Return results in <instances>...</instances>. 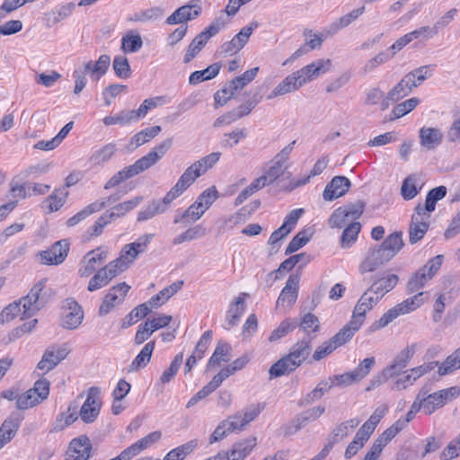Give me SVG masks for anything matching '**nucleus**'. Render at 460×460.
<instances>
[{
  "label": "nucleus",
  "mask_w": 460,
  "mask_h": 460,
  "mask_svg": "<svg viewBox=\"0 0 460 460\" xmlns=\"http://www.w3.org/2000/svg\"><path fill=\"white\" fill-rule=\"evenodd\" d=\"M232 347L229 343L219 341L210 357L208 368L220 365L221 362H228L231 359Z\"/></svg>",
  "instance_id": "obj_33"
},
{
  "label": "nucleus",
  "mask_w": 460,
  "mask_h": 460,
  "mask_svg": "<svg viewBox=\"0 0 460 460\" xmlns=\"http://www.w3.org/2000/svg\"><path fill=\"white\" fill-rule=\"evenodd\" d=\"M312 341L303 338L291 346L288 354L275 362L270 368V378L288 376L298 368L309 358L312 352Z\"/></svg>",
  "instance_id": "obj_2"
},
{
  "label": "nucleus",
  "mask_w": 460,
  "mask_h": 460,
  "mask_svg": "<svg viewBox=\"0 0 460 460\" xmlns=\"http://www.w3.org/2000/svg\"><path fill=\"white\" fill-rule=\"evenodd\" d=\"M91 450L92 445L89 438L80 436L70 442L66 460H88Z\"/></svg>",
  "instance_id": "obj_18"
},
{
  "label": "nucleus",
  "mask_w": 460,
  "mask_h": 460,
  "mask_svg": "<svg viewBox=\"0 0 460 460\" xmlns=\"http://www.w3.org/2000/svg\"><path fill=\"white\" fill-rule=\"evenodd\" d=\"M429 226V217L422 220L420 217H411L409 226V242L411 244L416 243L423 238Z\"/></svg>",
  "instance_id": "obj_31"
},
{
  "label": "nucleus",
  "mask_w": 460,
  "mask_h": 460,
  "mask_svg": "<svg viewBox=\"0 0 460 460\" xmlns=\"http://www.w3.org/2000/svg\"><path fill=\"white\" fill-rule=\"evenodd\" d=\"M22 313L21 302L14 301L5 306L0 313V323L2 324L8 323L14 319Z\"/></svg>",
  "instance_id": "obj_63"
},
{
  "label": "nucleus",
  "mask_w": 460,
  "mask_h": 460,
  "mask_svg": "<svg viewBox=\"0 0 460 460\" xmlns=\"http://www.w3.org/2000/svg\"><path fill=\"white\" fill-rule=\"evenodd\" d=\"M311 261V256L305 252L293 255L280 263L279 268L270 273L272 275L274 272H281L283 270H291L296 264L301 263L298 269H302Z\"/></svg>",
  "instance_id": "obj_40"
},
{
  "label": "nucleus",
  "mask_w": 460,
  "mask_h": 460,
  "mask_svg": "<svg viewBox=\"0 0 460 460\" xmlns=\"http://www.w3.org/2000/svg\"><path fill=\"white\" fill-rule=\"evenodd\" d=\"M100 394V388L96 386H92L88 390L86 400L79 411V416L84 423H92L99 416L102 406Z\"/></svg>",
  "instance_id": "obj_8"
},
{
  "label": "nucleus",
  "mask_w": 460,
  "mask_h": 460,
  "mask_svg": "<svg viewBox=\"0 0 460 460\" xmlns=\"http://www.w3.org/2000/svg\"><path fill=\"white\" fill-rule=\"evenodd\" d=\"M398 281L399 277L396 274H388L383 277L376 276L368 288H370V292L383 298L385 294L394 289Z\"/></svg>",
  "instance_id": "obj_25"
},
{
  "label": "nucleus",
  "mask_w": 460,
  "mask_h": 460,
  "mask_svg": "<svg viewBox=\"0 0 460 460\" xmlns=\"http://www.w3.org/2000/svg\"><path fill=\"white\" fill-rule=\"evenodd\" d=\"M363 321L352 314L350 321L344 325L334 336L331 338L332 342L339 348L352 339L354 334L360 329Z\"/></svg>",
  "instance_id": "obj_22"
},
{
  "label": "nucleus",
  "mask_w": 460,
  "mask_h": 460,
  "mask_svg": "<svg viewBox=\"0 0 460 460\" xmlns=\"http://www.w3.org/2000/svg\"><path fill=\"white\" fill-rule=\"evenodd\" d=\"M420 181L416 174H410L403 180L401 187V195L403 199L411 200L419 194L422 188Z\"/></svg>",
  "instance_id": "obj_32"
},
{
  "label": "nucleus",
  "mask_w": 460,
  "mask_h": 460,
  "mask_svg": "<svg viewBox=\"0 0 460 460\" xmlns=\"http://www.w3.org/2000/svg\"><path fill=\"white\" fill-rule=\"evenodd\" d=\"M220 68L219 63H214L204 70L195 71L190 74L189 83L190 84H197L203 81L210 80L218 75Z\"/></svg>",
  "instance_id": "obj_39"
},
{
  "label": "nucleus",
  "mask_w": 460,
  "mask_h": 460,
  "mask_svg": "<svg viewBox=\"0 0 460 460\" xmlns=\"http://www.w3.org/2000/svg\"><path fill=\"white\" fill-rule=\"evenodd\" d=\"M172 145V138H166L156 145L147 155L139 158L137 161L146 171L155 164L171 148Z\"/></svg>",
  "instance_id": "obj_23"
},
{
  "label": "nucleus",
  "mask_w": 460,
  "mask_h": 460,
  "mask_svg": "<svg viewBox=\"0 0 460 460\" xmlns=\"http://www.w3.org/2000/svg\"><path fill=\"white\" fill-rule=\"evenodd\" d=\"M217 199V190L216 187H210L205 190L196 199V202L199 206V209L204 212L214 203Z\"/></svg>",
  "instance_id": "obj_56"
},
{
  "label": "nucleus",
  "mask_w": 460,
  "mask_h": 460,
  "mask_svg": "<svg viewBox=\"0 0 460 460\" xmlns=\"http://www.w3.org/2000/svg\"><path fill=\"white\" fill-rule=\"evenodd\" d=\"M417 87V84L410 82V77L406 75L389 91V99L393 102H398L400 99L409 95L411 90Z\"/></svg>",
  "instance_id": "obj_36"
},
{
  "label": "nucleus",
  "mask_w": 460,
  "mask_h": 460,
  "mask_svg": "<svg viewBox=\"0 0 460 460\" xmlns=\"http://www.w3.org/2000/svg\"><path fill=\"white\" fill-rule=\"evenodd\" d=\"M460 456V434L440 453L441 460H449Z\"/></svg>",
  "instance_id": "obj_64"
},
{
  "label": "nucleus",
  "mask_w": 460,
  "mask_h": 460,
  "mask_svg": "<svg viewBox=\"0 0 460 460\" xmlns=\"http://www.w3.org/2000/svg\"><path fill=\"white\" fill-rule=\"evenodd\" d=\"M310 238L311 235H308L306 234V231H300L289 242L288 245L286 248L285 253L288 255L296 252L297 250L305 246L309 242Z\"/></svg>",
  "instance_id": "obj_59"
},
{
  "label": "nucleus",
  "mask_w": 460,
  "mask_h": 460,
  "mask_svg": "<svg viewBox=\"0 0 460 460\" xmlns=\"http://www.w3.org/2000/svg\"><path fill=\"white\" fill-rule=\"evenodd\" d=\"M324 411L325 408L323 406H316L304 411L296 417L292 425L286 428L285 434L290 435L296 432L307 422L317 420Z\"/></svg>",
  "instance_id": "obj_24"
},
{
  "label": "nucleus",
  "mask_w": 460,
  "mask_h": 460,
  "mask_svg": "<svg viewBox=\"0 0 460 460\" xmlns=\"http://www.w3.org/2000/svg\"><path fill=\"white\" fill-rule=\"evenodd\" d=\"M67 196L68 191L65 188L56 189L44 201L48 212L58 211L65 204Z\"/></svg>",
  "instance_id": "obj_41"
},
{
  "label": "nucleus",
  "mask_w": 460,
  "mask_h": 460,
  "mask_svg": "<svg viewBox=\"0 0 460 460\" xmlns=\"http://www.w3.org/2000/svg\"><path fill=\"white\" fill-rule=\"evenodd\" d=\"M116 151L117 146L115 144H107L92 154L89 158V163L92 166L102 165L111 160Z\"/></svg>",
  "instance_id": "obj_35"
},
{
  "label": "nucleus",
  "mask_w": 460,
  "mask_h": 460,
  "mask_svg": "<svg viewBox=\"0 0 460 460\" xmlns=\"http://www.w3.org/2000/svg\"><path fill=\"white\" fill-rule=\"evenodd\" d=\"M350 187L349 180L345 176H335L326 185L323 197L326 201H332L346 194Z\"/></svg>",
  "instance_id": "obj_21"
},
{
  "label": "nucleus",
  "mask_w": 460,
  "mask_h": 460,
  "mask_svg": "<svg viewBox=\"0 0 460 460\" xmlns=\"http://www.w3.org/2000/svg\"><path fill=\"white\" fill-rule=\"evenodd\" d=\"M112 68L115 75L121 79H128L131 76L130 65L125 56H116L112 62Z\"/></svg>",
  "instance_id": "obj_52"
},
{
  "label": "nucleus",
  "mask_w": 460,
  "mask_h": 460,
  "mask_svg": "<svg viewBox=\"0 0 460 460\" xmlns=\"http://www.w3.org/2000/svg\"><path fill=\"white\" fill-rule=\"evenodd\" d=\"M410 77V82L420 85L427 78L431 76V66H422L405 75Z\"/></svg>",
  "instance_id": "obj_62"
},
{
  "label": "nucleus",
  "mask_w": 460,
  "mask_h": 460,
  "mask_svg": "<svg viewBox=\"0 0 460 460\" xmlns=\"http://www.w3.org/2000/svg\"><path fill=\"white\" fill-rule=\"evenodd\" d=\"M297 326L296 320L293 319H287L280 323L278 328H276L272 332L270 333L269 337V341L273 342L277 341L278 340L281 339L282 337L286 336L288 332L295 330Z\"/></svg>",
  "instance_id": "obj_53"
},
{
  "label": "nucleus",
  "mask_w": 460,
  "mask_h": 460,
  "mask_svg": "<svg viewBox=\"0 0 460 460\" xmlns=\"http://www.w3.org/2000/svg\"><path fill=\"white\" fill-rule=\"evenodd\" d=\"M196 440H190L189 442L171 450L163 460H183L189 454H190L197 447Z\"/></svg>",
  "instance_id": "obj_51"
},
{
  "label": "nucleus",
  "mask_w": 460,
  "mask_h": 460,
  "mask_svg": "<svg viewBox=\"0 0 460 460\" xmlns=\"http://www.w3.org/2000/svg\"><path fill=\"white\" fill-rule=\"evenodd\" d=\"M381 299L379 296L370 292V288H367L357 302L353 314L364 322L366 313L370 311Z\"/></svg>",
  "instance_id": "obj_26"
},
{
  "label": "nucleus",
  "mask_w": 460,
  "mask_h": 460,
  "mask_svg": "<svg viewBox=\"0 0 460 460\" xmlns=\"http://www.w3.org/2000/svg\"><path fill=\"white\" fill-rule=\"evenodd\" d=\"M332 66L331 59H318L296 71L298 78L304 85L327 72Z\"/></svg>",
  "instance_id": "obj_17"
},
{
  "label": "nucleus",
  "mask_w": 460,
  "mask_h": 460,
  "mask_svg": "<svg viewBox=\"0 0 460 460\" xmlns=\"http://www.w3.org/2000/svg\"><path fill=\"white\" fill-rule=\"evenodd\" d=\"M201 13V7L198 4H185L176 9L166 18L169 25L181 24L196 19Z\"/></svg>",
  "instance_id": "obj_20"
},
{
  "label": "nucleus",
  "mask_w": 460,
  "mask_h": 460,
  "mask_svg": "<svg viewBox=\"0 0 460 460\" xmlns=\"http://www.w3.org/2000/svg\"><path fill=\"white\" fill-rule=\"evenodd\" d=\"M328 162L329 160L327 156H323L322 158L318 159L307 176L304 177L301 180L291 181L287 189L288 190H293L296 188L305 185L306 183L309 182L312 177L319 175L323 172V170L327 167Z\"/></svg>",
  "instance_id": "obj_38"
},
{
  "label": "nucleus",
  "mask_w": 460,
  "mask_h": 460,
  "mask_svg": "<svg viewBox=\"0 0 460 460\" xmlns=\"http://www.w3.org/2000/svg\"><path fill=\"white\" fill-rule=\"evenodd\" d=\"M361 225L358 222H351L345 227L341 237V246L343 249L349 248L358 239Z\"/></svg>",
  "instance_id": "obj_46"
},
{
  "label": "nucleus",
  "mask_w": 460,
  "mask_h": 460,
  "mask_svg": "<svg viewBox=\"0 0 460 460\" xmlns=\"http://www.w3.org/2000/svg\"><path fill=\"white\" fill-rule=\"evenodd\" d=\"M226 25V21L225 17L220 16L199 32L189 45L184 56V63L190 62L199 53L207 42L213 36L217 35Z\"/></svg>",
  "instance_id": "obj_4"
},
{
  "label": "nucleus",
  "mask_w": 460,
  "mask_h": 460,
  "mask_svg": "<svg viewBox=\"0 0 460 460\" xmlns=\"http://www.w3.org/2000/svg\"><path fill=\"white\" fill-rule=\"evenodd\" d=\"M50 383L47 378H40L35 382L32 388L29 389L36 396L40 403L46 400L49 394Z\"/></svg>",
  "instance_id": "obj_58"
},
{
  "label": "nucleus",
  "mask_w": 460,
  "mask_h": 460,
  "mask_svg": "<svg viewBox=\"0 0 460 460\" xmlns=\"http://www.w3.org/2000/svg\"><path fill=\"white\" fill-rule=\"evenodd\" d=\"M101 210V205L99 204H89L84 208H83L81 211L76 213L75 216L70 217L66 221V226L68 227L75 226V225L79 224L81 221L84 220L86 217H88L90 215L98 212Z\"/></svg>",
  "instance_id": "obj_54"
},
{
  "label": "nucleus",
  "mask_w": 460,
  "mask_h": 460,
  "mask_svg": "<svg viewBox=\"0 0 460 460\" xmlns=\"http://www.w3.org/2000/svg\"><path fill=\"white\" fill-rule=\"evenodd\" d=\"M161 130L162 128L160 126L146 128L135 134L130 139V144L135 145V147H138L155 138Z\"/></svg>",
  "instance_id": "obj_48"
},
{
  "label": "nucleus",
  "mask_w": 460,
  "mask_h": 460,
  "mask_svg": "<svg viewBox=\"0 0 460 460\" xmlns=\"http://www.w3.org/2000/svg\"><path fill=\"white\" fill-rule=\"evenodd\" d=\"M143 46V40L138 33L128 31L121 39V50L126 53L137 52Z\"/></svg>",
  "instance_id": "obj_45"
},
{
  "label": "nucleus",
  "mask_w": 460,
  "mask_h": 460,
  "mask_svg": "<svg viewBox=\"0 0 460 460\" xmlns=\"http://www.w3.org/2000/svg\"><path fill=\"white\" fill-rule=\"evenodd\" d=\"M107 252L98 247L88 252L80 261L78 274L81 278H87L96 271L107 259Z\"/></svg>",
  "instance_id": "obj_10"
},
{
  "label": "nucleus",
  "mask_w": 460,
  "mask_h": 460,
  "mask_svg": "<svg viewBox=\"0 0 460 460\" xmlns=\"http://www.w3.org/2000/svg\"><path fill=\"white\" fill-rule=\"evenodd\" d=\"M23 416L18 412L10 414L0 426V450L17 434Z\"/></svg>",
  "instance_id": "obj_15"
},
{
  "label": "nucleus",
  "mask_w": 460,
  "mask_h": 460,
  "mask_svg": "<svg viewBox=\"0 0 460 460\" xmlns=\"http://www.w3.org/2000/svg\"><path fill=\"white\" fill-rule=\"evenodd\" d=\"M244 312V300L241 296H238L229 306L226 313V323L228 324L226 329L237 324L239 319Z\"/></svg>",
  "instance_id": "obj_43"
},
{
  "label": "nucleus",
  "mask_w": 460,
  "mask_h": 460,
  "mask_svg": "<svg viewBox=\"0 0 460 460\" xmlns=\"http://www.w3.org/2000/svg\"><path fill=\"white\" fill-rule=\"evenodd\" d=\"M168 209V207L164 200L153 199L148 205H146L137 216L138 221H146L153 218L157 214H162Z\"/></svg>",
  "instance_id": "obj_37"
},
{
  "label": "nucleus",
  "mask_w": 460,
  "mask_h": 460,
  "mask_svg": "<svg viewBox=\"0 0 460 460\" xmlns=\"http://www.w3.org/2000/svg\"><path fill=\"white\" fill-rule=\"evenodd\" d=\"M258 72V66L245 71L242 75L236 76L231 80L228 85L222 89V92L224 93H231V96H234L236 92L241 91L250 84L255 78Z\"/></svg>",
  "instance_id": "obj_28"
},
{
  "label": "nucleus",
  "mask_w": 460,
  "mask_h": 460,
  "mask_svg": "<svg viewBox=\"0 0 460 460\" xmlns=\"http://www.w3.org/2000/svg\"><path fill=\"white\" fill-rule=\"evenodd\" d=\"M302 83L295 72L282 80L268 95V99L271 100L278 96H281L292 93L302 86Z\"/></svg>",
  "instance_id": "obj_29"
},
{
  "label": "nucleus",
  "mask_w": 460,
  "mask_h": 460,
  "mask_svg": "<svg viewBox=\"0 0 460 460\" xmlns=\"http://www.w3.org/2000/svg\"><path fill=\"white\" fill-rule=\"evenodd\" d=\"M420 401L422 405V410L427 414H431L435 411V410L442 407L445 404V402L442 398H438V393H433L430 394H427L426 392L420 391Z\"/></svg>",
  "instance_id": "obj_42"
},
{
  "label": "nucleus",
  "mask_w": 460,
  "mask_h": 460,
  "mask_svg": "<svg viewBox=\"0 0 460 460\" xmlns=\"http://www.w3.org/2000/svg\"><path fill=\"white\" fill-rule=\"evenodd\" d=\"M287 167L285 164L273 160V164L268 169L266 173L262 177L266 178V181L270 184L275 182L280 176L284 175Z\"/></svg>",
  "instance_id": "obj_61"
},
{
  "label": "nucleus",
  "mask_w": 460,
  "mask_h": 460,
  "mask_svg": "<svg viewBox=\"0 0 460 460\" xmlns=\"http://www.w3.org/2000/svg\"><path fill=\"white\" fill-rule=\"evenodd\" d=\"M182 360H183V353L180 352L174 357L170 367L166 370H164V373L162 374V376L160 377V381L163 384L169 383L175 376L181 365L182 364Z\"/></svg>",
  "instance_id": "obj_55"
},
{
  "label": "nucleus",
  "mask_w": 460,
  "mask_h": 460,
  "mask_svg": "<svg viewBox=\"0 0 460 460\" xmlns=\"http://www.w3.org/2000/svg\"><path fill=\"white\" fill-rule=\"evenodd\" d=\"M442 140L443 133L438 128L423 127L420 129V145L428 150L439 146Z\"/></svg>",
  "instance_id": "obj_30"
},
{
  "label": "nucleus",
  "mask_w": 460,
  "mask_h": 460,
  "mask_svg": "<svg viewBox=\"0 0 460 460\" xmlns=\"http://www.w3.org/2000/svg\"><path fill=\"white\" fill-rule=\"evenodd\" d=\"M45 280H40L36 283L31 289L30 293L18 300L22 306V319L34 315L41 307H43L45 301L40 294L45 287Z\"/></svg>",
  "instance_id": "obj_6"
},
{
  "label": "nucleus",
  "mask_w": 460,
  "mask_h": 460,
  "mask_svg": "<svg viewBox=\"0 0 460 460\" xmlns=\"http://www.w3.org/2000/svg\"><path fill=\"white\" fill-rule=\"evenodd\" d=\"M129 289L130 287L125 282L111 287L102 299L98 314L100 316L108 314L116 305L123 302Z\"/></svg>",
  "instance_id": "obj_9"
},
{
  "label": "nucleus",
  "mask_w": 460,
  "mask_h": 460,
  "mask_svg": "<svg viewBox=\"0 0 460 460\" xmlns=\"http://www.w3.org/2000/svg\"><path fill=\"white\" fill-rule=\"evenodd\" d=\"M68 353L69 349L66 344L58 349L49 347L45 350L40 361L37 365V367L40 370H44L45 372H49L65 359Z\"/></svg>",
  "instance_id": "obj_12"
},
{
  "label": "nucleus",
  "mask_w": 460,
  "mask_h": 460,
  "mask_svg": "<svg viewBox=\"0 0 460 460\" xmlns=\"http://www.w3.org/2000/svg\"><path fill=\"white\" fill-rule=\"evenodd\" d=\"M299 281L300 275L298 273L291 274L288 277L277 300V307H291L296 303L298 296Z\"/></svg>",
  "instance_id": "obj_13"
},
{
  "label": "nucleus",
  "mask_w": 460,
  "mask_h": 460,
  "mask_svg": "<svg viewBox=\"0 0 460 460\" xmlns=\"http://www.w3.org/2000/svg\"><path fill=\"white\" fill-rule=\"evenodd\" d=\"M420 100L416 97L406 100L397 104L392 111L393 118L399 119L411 111L419 104Z\"/></svg>",
  "instance_id": "obj_57"
},
{
  "label": "nucleus",
  "mask_w": 460,
  "mask_h": 460,
  "mask_svg": "<svg viewBox=\"0 0 460 460\" xmlns=\"http://www.w3.org/2000/svg\"><path fill=\"white\" fill-rule=\"evenodd\" d=\"M220 156V152H213L195 162L193 164L196 165V168L203 174L219 161Z\"/></svg>",
  "instance_id": "obj_60"
},
{
  "label": "nucleus",
  "mask_w": 460,
  "mask_h": 460,
  "mask_svg": "<svg viewBox=\"0 0 460 460\" xmlns=\"http://www.w3.org/2000/svg\"><path fill=\"white\" fill-rule=\"evenodd\" d=\"M442 261L443 255H437L414 272L406 285L407 293L411 294L422 288L437 274L442 265Z\"/></svg>",
  "instance_id": "obj_5"
},
{
  "label": "nucleus",
  "mask_w": 460,
  "mask_h": 460,
  "mask_svg": "<svg viewBox=\"0 0 460 460\" xmlns=\"http://www.w3.org/2000/svg\"><path fill=\"white\" fill-rule=\"evenodd\" d=\"M111 261L100 269L89 280L87 289L90 292L98 290L107 286L120 271Z\"/></svg>",
  "instance_id": "obj_14"
},
{
  "label": "nucleus",
  "mask_w": 460,
  "mask_h": 460,
  "mask_svg": "<svg viewBox=\"0 0 460 460\" xmlns=\"http://www.w3.org/2000/svg\"><path fill=\"white\" fill-rule=\"evenodd\" d=\"M61 326L67 330H75L80 326L84 319L82 306L72 297L66 298L63 305Z\"/></svg>",
  "instance_id": "obj_7"
},
{
  "label": "nucleus",
  "mask_w": 460,
  "mask_h": 460,
  "mask_svg": "<svg viewBox=\"0 0 460 460\" xmlns=\"http://www.w3.org/2000/svg\"><path fill=\"white\" fill-rule=\"evenodd\" d=\"M402 232L389 234L378 247L369 250L366 258L360 262L358 270L361 274L373 272L391 261L402 248Z\"/></svg>",
  "instance_id": "obj_1"
},
{
  "label": "nucleus",
  "mask_w": 460,
  "mask_h": 460,
  "mask_svg": "<svg viewBox=\"0 0 460 460\" xmlns=\"http://www.w3.org/2000/svg\"><path fill=\"white\" fill-rule=\"evenodd\" d=\"M151 312L147 304L144 303L136 306L122 321L121 328L127 329L133 325L137 319L146 317Z\"/></svg>",
  "instance_id": "obj_49"
},
{
  "label": "nucleus",
  "mask_w": 460,
  "mask_h": 460,
  "mask_svg": "<svg viewBox=\"0 0 460 460\" xmlns=\"http://www.w3.org/2000/svg\"><path fill=\"white\" fill-rule=\"evenodd\" d=\"M69 243L66 240L56 242L49 249L40 252L38 256L45 265H58L67 257Z\"/></svg>",
  "instance_id": "obj_11"
},
{
  "label": "nucleus",
  "mask_w": 460,
  "mask_h": 460,
  "mask_svg": "<svg viewBox=\"0 0 460 460\" xmlns=\"http://www.w3.org/2000/svg\"><path fill=\"white\" fill-rule=\"evenodd\" d=\"M256 446V438H249L234 444L231 450L218 452L221 460H243Z\"/></svg>",
  "instance_id": "obj_19"
},
{
  "label": "nucleus",
  "mask_w": 460,
  "mask_h": 460,
  "mask_svg": "<svg viewBox=\"0 0 460 460\" xmlns=\"http://www.w3.org/2000/svg\"><path fill=\"white\" fill-rule=\"evenodd\" d=\"M457 369H460V347L450 354L439 366L438 374L445 376Z\"/></svg>",
  "instance_id": "obj_50"
},
{
  "label": "nucleus",
  "mask_w": 460,
  "mask_h": 460,
  "mask_svg": "<svg viewBox=\"0 0 460 460\" xmlns=\"http://www.w3.org/2000/svg\"><path fill=\"white\" fill-rule=\"evenodd\" d=\"M155 346V341L147 342L129 365V371L136 372L144 368L150 362Z\"/></svg>",
  "instance_id": "obj_34"
},
{
  "label": "nucleus",
  "mask_w": 460,
  "mask_h": 460,
  "mask_svg": "<svg viewBox=\"0 0 460 460\" xmlns=\"http://www.w3.org/2000/svg\"><path fill=\"white\" fill-rule=\"evenodd\" d=\"M145 170L141 166V164L137 160L132 165L127 166L123 168L121 171L115 173L104 185L105 190H110L125 181L128 179H130Z\"/></svg>",
  "instance_id": "obj_27"
},
{
  "label": "nucleus",
  "mask_w": 460,
  "mask_h": 460,
  "mask_svg": "<svg viewBox=\"0 0 460 460\" xmlns=\"http://www.w3.org/2000/svg\"><path fill=\"white\" fill-rule=\"evenodd\" d=\"M111 65V57L109 55H101L96 61L89 60L83 62L78 68L84 74L90 75L92 80L99 81L108 71Z\"/></svg>",
  "instance_id": "obj_16"
},
{
  "label": "nucleus",
  "mask_w": 460,
  "mask_h": 460,
  "mask_svg": "<svg viewBox=\"0 0 460 460\" xmlns=\"http://www.w3.org/2000/svg\"><path fill=\"white\" fill-rule=\"evenodd\" d=\"M137 256L138 255L134 252L133 247L130 245V243H128L121 249L119 257L111 262L116 264V268L120 272H122L128 269V265L131 264L137 258Z\"/></svg>",
  "instance_id": "obj_47"
},
{
  "label": "nucleus",
  "mask_w": 460,
  "mask_h": 460,
  "mask_svg": "<svg viewBox=\"0 0 460 460\" xmlns=\"http://www.w3.org/2000/svg\"><path fill=\"white\" fill-rule=\"evenodd\" d=\"M143 200L142 196L135 197L112 207L109 211L113 221L126 215L128 211L138 206Z\"/></svg>",
  "instance_id": "obj_44"
},
{
  "label": "nucleus",
  "mask_w": 460,
  "mask_h": 460,
  "mask_svg": "<svg viewBox=\"0 0 460 460\" xmlns=\"http://www.w3.org/2000/svg\"><path fill=\"white\" fill-rule=\"evenodd\" d=\"M422 296L423 292H420L412 297L407 298L402 303L397 304L395 306L385 312L379 320L373 323L370 330L376 331L384 328L398 316L408 314L419 308L423 304Z\"/></svg>",
  "instance_id": "obj_3"
}]
</instances>
